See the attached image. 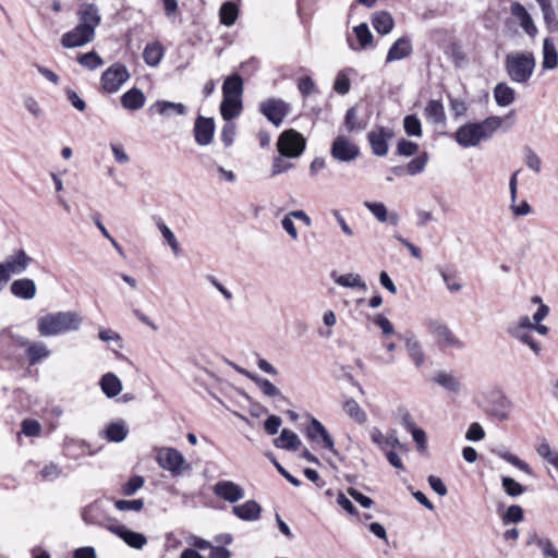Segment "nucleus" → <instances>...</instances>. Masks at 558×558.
Returning a JSON list of instances; mask_svg holds the SVG:
<instances>
[{
  "label": "nucleus",
  "mask_w": 558,
  "mask_h": 558,
  "mask_svg": "<svg viewBox=\"0 0 558 558\" xmlns=\"http://www.w3.org/2000/svg\"><path fill=\"white\" fill-rule=\"evenodd\" d=\"M78 24L61 37V45L66 49L83 47L95 39L96 28L101 23V15L96 4L83 3L76 12Z\"/></svg>",
  "instance_id": "obj_1"
},
{
  "label": "nucleus",
  "mask_w": 558,
  "mask_h": 558,
  "mask_svg": "<svg viewBox=\"0 0 558 558\" xmlns=\"http://www.w3.org/2000/svg\"><path fill=\"white\" fill-rule=\"evenodd\" d=\"M83 324V317L75 311L48 313L37 319V330L41 337H56L77 331Z\"/></svg>",
  "instance_id": "obj_2"
},
{
  "label": "nucleus",
  "mask_w": 558,
  "mask_h": 558,
  "mask_svg": "<svg viewBox=\"0 0 558 558\" xmlns=\"http://www.w3.org/2000/svg\"><path fill=\"white\" fill-rule=\"evenodd\" d=\"M500 117H489L482 122L466 123L460 126L456 132V141L462 147H472L478 145L482 141L488 140L501 126Z\"/></svg>",
  "instance_id": "obj_3"
},
{
  "label": "nucleus",
  "mask_w": 558,
  "mask_h": 558,
  "mask_svg": "<svg viewBox=\"0 0 558 558\" xmlns=\"http://www.w3.org/2000/svg\"><path fill=\"white\" fill-rule=\"evenodd\" d=\"M535 65V57L530 51L508 53L505 59V69L509 78L519 84H525L530 81Z\"/></svg>",
  "instance_id": "obj_4"
},
{
  "label": "nucleus",
  "mask_w": 558,
  "mask_h": 558,
  "mask_svg": "<svg viewBox=\"0 0 558 558\" xmlns=\"http://www.w3.org/2000/svg\"><path fill=\"white\" fill-rule=\"evenodd\" d=\"M156 462L161 469L170 472L172 476H180L192 470V465L186 462L184 456L172 447L157 449Z\"/></svg>",
  "instance_id": "obj_5"
},
{
  "label": "nucleus",
  "mask_w": 558,
  "mask_h": 558,
  "mask_svg": "<svg viewBox=\"0 0 558 558\" xmlns=\"http://www.w3.org/2000/svg\"><path fill=\"white\" fill-rule=\"evenodd\" d=\"M305 146L306 141L303 135L293 129L283 131L277 141V149L279 154L287 158L300 157L303 154Z\"/></svg>",
  "instance_id": "obj_6"
},
{
  "label": "nucleus",
  "mask_w": 558,
  "mask_h": 558,
  "mask_svg": "<svg viewBox=\"0 0 558 558\" xmlns=\"http://www.w3.org/2000/svg\"><path fill=\"white\" fill-rule=\"evenodd\" d=\"M534 327V323L529 316H521L518 320L512 322L507 327V333L513 339L519 340L521 343L526 344L535 354H539L541 345L537 343L530 331Z\"/></svg>",
  "instance_id": "obj_7"
},
{
  "label": "nucleus",
  "mask_w": 558,
  "mask_h": 558,
  "mask_svg": "<svg viewBox=\"0 0 558 558\" xmlns=\"http://www.w3.org/2000/svg\"><path fill=\"white\" fill-rule=\"evenodd\" d=\"M259 111L274 125L279 126L291 111L290 104L281 98H267L259 104Z\"/></svg>",
  "instance_id": "obj_8"
},
{
  "label": "nucleus",
  "mask_w": 558,
  "mask_h": 558,
  "mask_svg": "<svg viewBox=\"0 0 558 558\" xmlns=\"http://www.w3.org/2000/svg\"><path fill=\"white\" fill-rule=\"evenodd\" d=\"M427 330L436 338L438 344L442 348H461V341L448 328L446 323L436 318L425 320Z\"/></svg>",
  "instance_id": "obj_9"
},
{
  "label": "nucleus",
  "mask_w": 558,
  "mask_h": 558,
  "mask_svg": "<svg viewBox=\"0 0 558 558\" xmlns=\"http://www.w3.org/2000/svg\"><path fill=\"white\" fill-rule=\"evenodd\" d=\"M330 155L341 162H350L357 158L360 148L349 137L339 135L331 144Z\"/></svg>",
  "instance_id": "obj_10"
},
{
  "label": "nucleus",
  "mask_w": 558,
  "mask_h": 558,
  "mask_svg": "<svg viewBox=\"0 0 558 558\" xmlns=\"http://www.w3.org/2000/svg\"><path fill=\"white\" fill-rule=\"evenodd\" d=\"M130 74L125 65L114 63L108 68L101 75V85L107 93H116L123 83L129 78Z\"/></svg>",
  "instance_id": "obj_11"
},
{
  "label": "nucleus",
  "mask_w": 558,
  "mask_h": 558,
  "mask_svg": "<svg viewBox=\"0 0 558 558\" xmlns=\"http://www.w3.org/2000/svg\"><path fill=\"white\" fill-rule=\"evenodd\" d=\"M395 136L391 129L385 126H375L372 129L367 138L374 155L384 157L388 154L389 145L388 142Z\"/></svg>",
  "instance_id": "obj_12"
},
{
  "label": "nucleus",
  "mask_w": 558,
  "mask_h": 558,
  "mask_svg": "<svg viewBox=\"0 0 558 558\" xmlns=\"http://www.w3.org/2000/svg\"><path fill=\"white\" fill-rule=\"evenodd\" d=\"M306 435L312 441L320 444L325 449L329 450L333 454H337L335 441L331 435L317 418H311L306 428Z\"/></svg>",
  "instance_id": "obj_13"
},
{
  "label": "nucleus",
  "mask_w": 558,
  "mask_h": 558,
  "mask_svg": "<svg viewBox=\"0 0 558 558\" xmlns=\"http://www.w3.org/2000/svg\"><path fill=\"white\" fill-rule=\"evenodd\" d=\"M436 38L444 36L447 39V44L441 45L444 52L451 58L454 65L460 66L465 62V54L462 46L454 38L453 34L446 29H436L434 32Z\"/></svg>",
  "instance_id": "obj_14"
},
{
  "label": "nucleus",
  "mask_w": 558,
  "mask_h": 558,
  "mask_svg": "<svg viewBox=\"0 0 558 558\" xmlns=\"http://www.w3.org/2000/svg\"><path fill=\"white\" fill-rule=\"evenodd\" d=\"M33 258L26 254L24 250H16L13 254L9 255L4 262L0 263L4 267L5 272L11 278L12 275H21L23 274L31 263Z\"/></svg>",
  "instance_id": "obj_15"
},
{
  "label": "nucleus",
  "mask_w": 558,
  "mask_h": 558,
  "mask_svg": "<svg viewBox=\"0 0 558 558\" xmlns=\"http://www.w3.org/2000/svg\"><path fill=\"white\" fill-rule=\"evenodd\" d=\"M213 490L217 497L231 504L244 497V489L232 481H219L214 485Z\"/></svg>",
  "instance_id": "obj_16"
},
{
  "label": "nucleus",
  "mask_w": 558,
  "mask_h": 558,
  "mask_svg": "<svg viewBox=\"0 0 558 558\" xmlns=\"http://www.w3.org/2000/svg\"><path fill=\"white\" fill-rule=\"evenodd\" d=\"M214 133V119L199 116L194 123L195 142L201 146H207L213 142Z\"/></svg>",
  "instance_id": "obj_17"
},
{
  "label": "nucleus",
  "mask_w": 558,
  "mask_h": 558,
  "mask_svg": "<svg viewBox=\"0 0 558 558\" xmlns=\"http://www.w3.org/2000/svg\"><path fill=\"white\" fill-rule=\"evenodd\" d=\"M108 531L122 538L132 548L142 549L147 544L145 535L131 531L124 525H109Z\"/></svg>",
  "instance_id": "obj_18"
},
{
  "label": "nucleus",
  "mask_w": 558,
  "mask_h": 558,
  "mask_svg": "<svg viewBox=\"0 0 558 558\" xmlns=\"http://www.w3.org/2000/svg\"><path fill=\"white\" fill-rule=\"evenodd\" d=\"M11 293L23 300H32L35 298L37 288L34 280L29 278H22L14 280L10 287Z\"/></svg>",
  "instance_id": "obj_19"
},
{
  "label": "nucleus",
  "mask_w": 558,
  "mask_h": 558,
  "mask_svg": "<svg viewBox=\"0 0 558 558\" xmlns=\"http://www.w3.org/2000/svg\"><path fill=\"white\" fill-rule=\"evenodd\" d=\"M232 513L243 521H257L262 514V507L255 500H247L242 505L234 506Z\"/></svg>",
  "instance_id": "obj_20"
},
{
  "label": "nucleus",
  "mask_w": 558,
  "mask_h": 558,
  "mask_svg": "<svg viewBox=\"0 0 558 558\" xmlns=\"http://www.w3.org/2000/svg\"><path fill=\"white\" fill-rule=\"evenodd\" d=\"M412 53V43L409 37H401L396 40L388 50L386 62L402 60Z\"/></svg>",
  "instance_id": "obj_21"
},
{
  "label": "nucleus",
  "mask_w": 558,
  "mask_h": 558,
  "mask_svg": "<svg viewBox=\"0 0 558 558\" xmlns=\"http://www.w3.org/2000/svg\"><path fill=\"white\" fill-rule=\"evenodd\" d=\"M364 206L374 215L379 222L389 221L392 226L399 223V215L391 213L388 215L387 207L381 202H364Z\"/></svg>",
  "instance_id": "obj_22"
},
{
  "label": "nucleus",
  "mask_w": 558,
  "mask_h": 558,
  "mask_svg": "<svg viewBox=\"0 0 558 558\" xmlns=\"http://www.w3.org/2000/svg\"><path fill=\"white\" fill-rule=\"evenodd\" d=\"M511 13L513 16H515L519 22L520 26L525 31V33L530 36H535L537 33V28L530 15V13L526 11V9L519 2H514L511 5Z\"/></svg>",
  "instance_id": "obj_23"
},
{
  "label": "nucleus",
  "mask_w": 558,
  "mask_h": 558,
  "mask_svg": "<svg viewBox=\"0 0 558 558\" xmlns=\"http://www.w3.org/2000/svg\"><path fill=\"white\" fill-rule=\"evenodd\" d=\"M371 439L384 452L388 451V447H391L392 449L403 448L396 435V430H392L389 435H384L378 428H373L371 430Z\"/></svg>",
  "instance_id": "obj_24"
},
{
  "label": "nucleus",
  "mask_w": 558,
  "mask_h": 558,
  "mask_svg": "<svg viewBox=\"0 0 558 558\" xmlns=\"http://www.w3.org/2000/svg\"><path fill=\"white\" fill-rule=\"evenodd\" d=\"M543 60L542 68L543 70H554L558 66V51L557 48L550 38H545L543 40Z\"/></svg>",
  "instance_id": "obj_25"
},
{
  "label": "nucleus",
  "mask_w": 558,
  "mask_h": 558,
  "mask_svg": "<svg viewBox=\"0 0 558 558\" xmlns=\"http://www.w3.org/2000/svg\"><path fill=\"white\" fill-rule=\"evenodd\" d=\"M243 94V80L239 74L228 76L222 85V96L241 99Z\"/></svg>",
  "instance_id": "obj_26"
},
{
  "label": "nucleus",
  "mask_w": 558,
  "mask_h": 558,
  "mask_svg": "<svg viewBox=\"0 0 558 558\" xmlns=\"http://www.w3.org/2000/svg\"><path fill=\"white\" fill-rule=\"evenodd\" d=\"M151 109L158 112L162 117H171L173 114L184 116L187 111L186 107L181 102H172L168 100H158Z\"/></svg>",
  "instance_id": "obj_27"
},
{
  "label": "nucleus",
  "mask_w": 558,
  "mask_h": 558,
  "mask_svg": "<svg viewBox=\"0 0 558 558\" xmlns=\"http://www.w3.org/2000/svg\"><path fill=\"white\" fill-rule=\"evenodd\" d=\"M99 385H100L101 391L108 398L117 397L122 390V383H121L120 378L113 373L105 374L100 378Z\"/></svg>",
  "instance_id": "obj_28"
},
{
  "label": "nucleus",
  "mask_w": 558,
  "mask_h": 558,
  "mask_svg": "<svg viewBox=\"0 0 558 558\" xmlns=\"http://www.w3.org/2000/svg\"><path fill=\"white\" fill-rule=\"evenodd\" d=\"M145 95L138 88H131L121 96V104L128 110H138L145 105Z\"/></svg>",
  "instance_id": "obj_29"
},
{
  "label": "nucleus",
  "mask_w": 558,
  "mask_h": 558,
  "mask_svg": "<svg viewBox=\"0 0 558 558\" xmlns=\"http://www.w3.org/2000/svg\"><path fill=\"white\" fill-rule=\"evenodd\" d=\"M26 356L31 365H35L43 360L47 359L50 355V350L47 344L41 341H36L29 343L28 348L25 351Z\"/></svg>",
  "instance_id": "obj_30"
},
{
  "label": "nucleus",
  "mask_w": 558,
  "mask_h": 558,
  "mask_svg": "<svg viewBox=\"0 0 558 558\" xmlns=\"http://www.w3.org/2000/svg\"><path fill=\"white\" fill-rule=\"evenodd\" d=\"M274 444L277 448L294 451L301 446V440L294 432L284 428Z\"/></svg>",
  "instance_id": "obj_31"
},
{
  "label": "nucleus",
  "mask_w": 558,
  "mask_h": 558,
  "mask_svg": "<svg viewBox=\"0 0 558 558\" xmlns=\"http://www.w3.org/2000/svg\"><path fill=\"white\" fill-rule=\"evenodd\" d=\"M242 100L236 98H222L220 113L226 121H232L241 113Z\"/></svg>",
  "instance_id": "obj_32"
},
{
  "label": "nucleus",
  "mask_w": 558,
  "mask_h": 558,
  "mask_svg": "<svg viewBox=\"0 0 558 558\" xmlns=\"http://www.w3.org/2000/svg\"><path fill=\"white\" fill-rule=\"evenodd\" d=\"M372 24L377 33L387 35L392 31L393 19L388 12L379 11L373 14Z\"/></svg>",
  "instance_id": "obj_33"
},
{
  "label": "nucleus",
  "mask_w": 558,
  "mask_h": 558,
  "mask_svg": "<svg viewBox=\"0 0 558 558\" xmlns=\"http://www.w3.org/2000/svg\"><path fill=\"white\" fill-rule=\"evenodd\" d=\"M494 97L498 106L506 107L515 99V92L506 83H498L494 88Z\"/></svg>",
  "instance_id": "obj_34"
},
{
  "label": "nucleus",
  "mask_w": 558,
  "mask_h": 558,
  "mask_svg": "<svg viewBox=\"0 0 558 558\" xmlns=\"http://www.w3.org/2000/svg\"><path fill=\"white\" fill-rule=\"evenodd\" d=\"M405 348L410 357L413 360L417 367H421L425 362V355L422 350L421 342L416 339L415 336L410 335L405 338Z\"/></svg>",
  "instance_id": "obj_35"
},
{
  "label": "nucleus",
  "mask_w": 558,
  "mask_h": 558,
  "mask_svg": "<svg viewBox=\"0 0 558 558\" xmlns=\"http://www.w3.org/2000/svg\"><path fill=\"white\" fill-rule=\"evenodd\" d=\"M239 16V7L231 1L223 2L219 9V20L225 26L235 24Z\"/></svg>",
  "instance_id": "obj_36"
},
{
  "label": "nucleus",
  "mask_w": 558,
  "mask_h": 558,
  "mask_svg": "<svg viewBox=\"0 0 558 558\" xmlns=\"http://www.w3.org/2000/svg\"><path fill=\"white\" fill-rule=\"evenodd\" d=\"M245 375L255 383V385L259 388V390L267 397H281L283 400L286 398L282 396L280 389L276 387L270 380L259 377L257 375H251L245 372Z\"/></svg>",
  "instance_id": "obj_37"
},
{
  "label": "nucleus",
  "mask_w": 558,
  "mask_h": 558,
  "mask_svg": "<svg viewBox=\"0 0 558 558\" xmlns=\"http://www.w3.org/2000/svg\"><path fill=\"white\" fill-rule=\"evenodd\" d=\"M105 434L109 441L121 442L126 438L129 428L124 422H113L106 427Z\"/></svg>",
  "instance_id": "obj_38"
},
{
  "label": "nucleus",
  "mask_w": 558,
  "mask_h": 558,
  "mask_svg": "<svg viewBox=\"0 0 558 558\" xmlns=\"http://www.w3.org/2000/svg\"><path fill=\"white\" fill-rule=\"evenodd\" d=\"M162 56H163V48L157 41L147 44L144 49V52H143L144 61L149 66L158 65L161 61Z\"/></svg>",
  "instance_id": "obj_39"
},
{
  "label": "nucleus",
  "mask_w": 558,
  "mask_h": 558,
  "mask_svg": "<svg viewBox=\"0 0 558 558\" xmlns=\"http://www.w3.org/2000/svg\"><path fill=\"white\" fill-rule=\"evenodd\" d=\"M156 226L158 230L160 231L163 240L167 242V244L170 246L172 253L174 256L180 255V243L175 236V234L172 232V230L165 223V221L161 218H158L156 221Z\"/></svg>",
  "instance_id": "obj_40"
},
{
  "label": "nucleus",
  "mask_w": 558,
  "mask_h": 558,
  "mask_svg": "<svg viewBox=\"0 0 558 558\" xmlns=\"http://www.w3.org/2000/svg\"><path fill=\"white\" fill-rule=\"evenodd\" d=\"M542 9L543 17L545 21V25L549 33H558V17L556 12L551 5L550 0H546L545 2L538 4Z\"/></svg>",
  "instance_id": "obj_41"
},
{
  "label": "nucleus",
  "mask_w": 558,
  "mask_h": 558,
  "mask_svg": "<svg viewBox=\"0 0 558 558\" xmlns=\"http://www.w3.org/2000/svg\"><path fill=\"white\" fill-rule=\"evenodd\" d=\"M434 380L450 392L458 393L460 391V381L451 373L438 372L435 375Z\"/></svg>",
  "instance_id": "obj_42"
},
{
  "label": "nucleus",
  "mask_w": 558,
  "mask_h": 558,
  "mask_svg": "<svg viewBox=\"0 0 558 558\" xmlns=\"http://www.w3.org/2000/svg\"><path fill=\"white\" fill-rule=\"evenodd\" d=\"M343 411L359 424H364L367 421L366 412L352 398L344 401Z\"/></svg>",
  "instance_id": "obj_43"
},
{
  "label": "nucleus",
  "mask_w": 558,
  "mask_h": 558,
  "mask_svg": "<svg viewBox=\"0 0 558 558\" xmlns=\"http://www.w3.org/2000/svg\"><path fill=\"white\" fill-rule=\"evenodd\" d=\"M424 113L433 123H440L445 120L444 106L439 100H429L425 107Z\"/></svg>",
  "instance_id": "obj_44"
},
{
  "label": "nucleus",
  "mask_w": 558,
  "mask_h": 558,
  "mask_svg": "<svg viewBox=\"0 0 558 558\" xmlns=\"http://www.w3.org/2000/svg\"><path fill=\"white\" fill-rule=\"evenodd\" d=\"M337 284L344 288H359L363 291L367 289L366 283L362 280L357 274H345L335 278Z\"/></svg>",
  "instance_id": "obj_45"
},
{
  "label": "nucleus",
  "mask_w": 558,
  "mask_h": 558,
  "mask_svg": "<svg viewBox=\"0 0 558 558\" xmlns=\"http://www.w3.org/2000/svg\"><path fill=\"white\" fill-rule=\"evenodd\" d=\"M427 161L428 154L426 151L421 153L405 165V173L409 175L422 173L425 170Z\"/></svg>",
  "instance_id": "obj_46"
},
{
  "label": "nucleus",
  "mask_w": 558,
  "mask_h": 558,
  "mask_svg": "<svg viewBox=\"0 0 558 558\" xmlns=\"http://www.w3.org/2000/svg\"><path fill=\"white\" fill-rule=\"evenodd\" d=\"M493 452L498 456L500 459L507 461L508 463L512 464L513 466L518 468L519 470L531 474V468L527 463L519 459L515 454L505 450V449H495Z\"/></svg>",
  "instance_id": "obj_47"
},
{
  "label": "nucleus",
  "mask_w": 558,
  "mask_h": 558,
  "mask_svg": "<svg viewBox=\"0 0 558 558\" xmlns=\"http://www.w3.org/2000/svg\"><path fill=\"white\" fill-rule=\"evenodd\" d=\"M403 129L408 136L422 137V123L415 114H408L403 119Z\"/></svg>",
  "instance_id": "obj_48"
},
{
  "label": "nucleus",
  "mask_w": 558,
  "mask_h": 558,
  "mask_svg": "<svg viewBox=\"0 0 558 558\" xmlns=\"http://www.w3.org/2000/svg\"><path fill=\"white\" fill-rule=\"evenodd\" d=\"M77 62L88 69V70H96L97 68L101 66L104 64V60L101 59V57L95 52V51H89V52H86V53H83V54H80L77 57Z\"/></svg>",
  "instance_id": "obj_49"
},
{
  "label": "nucleus",
  "mask_w": 558,
  "mask_h": 558,
  "mask_svg": "<svg viewBox=\"0 0 558 558\" xmlns=\"http://www.w3.org/2000/svg\"><path fill=\"white\" fill-rule=\"evenodd\" d=\"M145 480L141 475H133L122 485V494L125 496H133L138 489L144 486Z\"/></svg>",
  "instance_id": "obj_50"
},
{
  "label": "nucleus",
  "mask_w": 558,
  "mask_h": 558,
  "mask_svg": "<svg viewBox=\"0 0 558 558\" xmlns=\"http://www.w3.org/2000/svg\"><path fill=\"white\" fill-rule=\"evenodd\" d=\"M418 151V145L412 141L401 138L398 141L396 154L399 156L411 157Z\"/></svg>",
  "instance_id": "obj_51"
},
{
  "label": "nucleus",
  "mask_w": 558,
  "mask_h": 558,
  "mask_svg": "<svg viewBox=\"0 0 558 558\" xmlns=\"http://www.w3.org/2000/svg\"><path fill=\"white\" fill-rule=\"evenodd\" d=\"M501 485L506 494L510 497L520 496L524 492V487L520 483L508 476L501 477Z\"/></svg>",
  "instance_id": "obj_52"
},
{
  "label": "nucleus",
  "mask_w": 558,
  "mask_h": 558,
  "mask_svg": "<svg viewBox=\"0 0 558 558\" xmlns=\"http://www.w3.org/2000/svg\"><path fill=\"white\" fill-rule=\"evenodd\" d=\"M114 507L120 511H134L140 512L144 508L143 499L125 500L119 499L114 501Z\"/></svg>",
  "instance_id": "obj_53"
},
{
  "label": "nucleus",
  "mask_w": 558,
  "mask_h": 558,
  "mask_svg": "<svg viewBox=\"0 0 558 558\" xmlns=\"http://www.w3.org/2000/svg\"><path fill=\"white\" fill-rule=\"evenodd\" d=\"M353 32L361 45V48H365L372 44L373 35L366 23H361L360 25L355 26Z\"/></svg>",
  "instance_id": "obj_54"
},
{
  "label": "nucleus",
  "mask_w": 558,
  "mask_h": 558,
  "mask_svg": "<svg viewBox=\"0 0 558 558\" xmlns=\"http://www.w3.org/2000/svg\"><path fill=\"white\" fill-rule=\"evenodd\" d=\"M39 475L43 480L52 482L62 475V470L58 464L51 462L39 471Z\"/></svg>",
  "instance_id": "obj_55"
},
{
  "label": "nucleus",
  "mask_w": 558,
  "mask_h": 558,
  "mask_svg": "<svg viewBox=\"0 0 558 558\" xmlns=\"http://www.w3.org/2000/svg\"><path fill=\"white\" fill-rule=\"evenodd\" d=\"M351 82L349 76L344 72H339L333 83V89L339 95H345L349 93Z\"/></svg>",
  "instance_id": "obj_56"
},
{
  "label": "nucleus",
  "mask_w": 558,
  "mask_h": 558,
  "mask_svg": "<svg viewBox=\"0 0 558 558\" xmlns=\"http://www.w3.org/2000/svg\"><path fill=\"white\" fill-rule=\"evenodd\" d=\"M287 157L279 154V156L274 158L272 165H271V175H278L283 172H287L292 168V163L288 160H286Z\"/></svg>",
  "instance_id": "obj_57"
},
{
  "label": "nucleus",
  "mask_w": 558,
  "mask_h": 558,
  "mask_svg": "<svg viewBox=\"0 0 558 558\" xmlns=\"http://www.w3.org/2000/svg\"><path fill=\"white\" fill-rule=\"evenodd\" d=\"M502 520H504V523H506V524L507 523H518V522L522 521L523 520L522 508L518 505L510 506L507 509Z\"/></svg>",
  "instance_id": "obj_58"
},
{
  "label": "nucleus",
  "mask_w": 558,
  "mask_h": 558,
  "mask_svg": "<svg viewBox=\"0 0 558 558\" xmlns=\"http://www.w3.org/2000/svg\"><path fill=\"white\" fill-rule=\"evenodd\" d=\"M41 425L36 420L26 418L22 422V433L28 437L39 436Z\"/></svg>",
  "instance_id": "obj_59"
},
{
  "label": "nucleus",
  "mask_w": 558,
  "mask_h": 558,
  "mask_svg": "<svg viewBox=\"0 0 558 558\" xmlns=\"http://www.w3.org/2000/svg\"><path fill=\"white\" fill-rule=\"evenodd\" d=\"M227 123L223 125L221 131V141L223 144L229 147L233 144L235 136V124L232 121H226Z\"/></svg>",
  "instance_id": "obj_60"
},
{
  "label": "nucleus",
  "mask_w": 558,
  "mask_h": 558,
  "mask_svg": "<svg viewBox=\"0 0 558 558\" xmlns=\"http://www.w3.org/2000/svg\"><path fill=\"white\" fill-rule=\"evenodd\" d=\"M485 437V432L478 423H472L465 434V438L470 441H480Z\"/></svg>",
  "instance_id": "obj_61"
},
{
  "label": "nucleus",
  "mask_w": 558,
  "mask_h": 558,
  "mask_svg": "<svg viewBox=\"0 0 558 558\" xmlns=\"http://www.w3.org/2000/svg\"><path fill=\"white\" fill-rule=\"evenodd\" d=\"M282 229L289 234V236L296 241L299 239L298 230L293 222V217L288 213L281 220Z\"/></svg>",
  "instance_id": "obj_62"
},
{
  "label": "nucleus",
  "mask_w": 558,
  "mask_h": 558,
  "mask_svg": "<svg viewBox=\"0 0 558 558\" xmlns=\"http://www.w3.org/2000/svg\"><path fill=\"white\" fill-rule=\"evenodd\" d=\"M111 151L113 154L114 160L120 165H128L130 162L129 155L124 151V148L121 144L112 143L110 144Z\"/></svg>",
  "instance_id": "obj_63"
},
{
  "label": "nucleus",
  "mask_w": 558,
  "mask_h": 558,
  "mask_svg": "<svg viewBox=\"0 0 558 558\" xmlns=\"http://www.w3.org/2000/svg\"><path fill=\"white\" fill-rule=\"evenodd\" d=\"M344 125L349 132H354L362 129V126L357 123L356 110L354 108H350L347 111Z\"/></svg>",
  "instance_id": "obj_64"
}]
</instances>
